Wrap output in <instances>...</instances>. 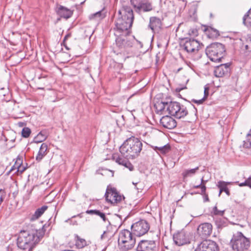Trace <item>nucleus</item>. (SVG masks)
I'll return each instance as SVG.
<instances>
[{
  "mask_svg": "<svg viewBox=\"0 0 251 251\" xmlns=\"http://www.w3.org/2000/svg\"><path fill=\"white\" fill-rule=\"evenodd\" d=\"M44 235L41 230L28 228L22 230L17 239L19 248L25 251H32L36 244H38Z\"/></svg>",
  "mask_w": 251,
  "mask_h": 251,
  "instance_id": "nucleus-1",
  "label": "nucleus"
},
{
  "mask_svg": "<svg viewBox=\"0 0 251 251\" xmlns=\"http://www.w3.org/2000/svg\"><path fill=\"white\" fill-rule=\"evenodd\" d=\"M119 16L115 22V36H119L121 33L128 34V29L131 27L134 16L133 10L129 6H124L118 11Z\"/></svg>",
  "mask_w": 251,
  "mask_h": 251,
  "instance_id": "nucleus-2",
  "label": "nucleus"
},
{
  "mask_svg": "<svg viewBox=\"0 0 251 251\" xmlns=\"http://www.w3.org/2000/svg\"><path fill=\"white\" fill-rule=\"evenodd\" d=\"M142 149V142L138 138L132 136L124 142L120 148V151L124 157L134 159L139 155Z\"/></svg>",
  "mask_w": 251,
  "mask_h": 251,
  "instance_id": "nucleus-3",
  "label": "nucleus"
},
{
  "mask_svg": "<svg viewBox=\"0 0 251 251\" xmlns=\"http://www.w3.org/2000/svg\"><path fill=\"white\" fill-rule=\"evenodd\" d=\"M136 243L135 235L127 229L122 230L119 234L118 246L120 251H128L133 248Z\"/></svg>",
  "mask_w": 251,
  "mask_h": 251,
  "instance_id": "nucleus-4",
  "label": "nucleus"
},
{
  "mask_svg": "<svg viewBox=\"0 0 251 251\" xmlns=\"http://www.w3.org/2000/svg\"><path fill=\"white\" fill-rule=\"evenodd\" d=\"M225 51L224 45L220 43L211 44L205 50L207 56L214 62L220 61L223 57Z\"/></svg>",
  "mask_w": 251,
  "mask_h": 251,
  "instance_id": "nucleus-5",
  "label": "nucleus"
},
{
  "mask_svg": "<svg viewBox=\"0 0 251 251\" xmlns=\"http://www.w3.org/2000/svg\"><path fill=\"white\" fill-rule=\"evenodd\" d=\"M232 249L237 251H244L250 247L249 239L245 237L241 232L234 235L231 240Z\"/></svg>",
  "mask_w": 251,
  "mask_h": 251,
  "instance_id": "nucleus-6",
  "label": "nucleus"
},
{
  "mask_svg": "<svg viewBox=\"0 0 251 251\" xmlns=\"http://www.w3.org/2000/svg\"><path fill=\"white\" fill-rule=\"evenodd\" d=\"M128 34L121 33L120 35L117 36L116 39V47L114 49V52L117 54L119 53H124L128 49L132 46V40H130Z\"/></svg>",
  "mask_w": 251,
  "mask_h": 251,
  "instance_id": "nucleus-7",
  "label": "nucleus"
},
{
  "mask_svg": "<svg viewBox=\"0 0 251 251\" xmlns=\"http://www.w3.org/2000/svg\"><path fill=\"white\" fill-rule=\"evenodd\" d=\"M166 112L169 114L178 119L185 117L188 114L186 107L175 101L168 102Z\"/></svg>",
  "mask_w": 251,
  "mask_h": 251,
  "instance_id": "nucleus-8",
  "label": "nucleus"
},
{
  "mask_svg": "<svg viewBox=\"0 0 251 251\" xmlns=\"http://www.w3.org/2000/svg\"><path fill=\"white\" fill-rule=\"evenodd\" d=\"M132 233L137 236H141L148 232L150 229L149 223L144 220L138 221L131 226Z\"/></svg>",
  "mask_w": 251,
  "mask_h": 251,
  "instance_id": "nucleus-9",
  "label": "nucleus"
},
{
  "mask_svg": "<svg viewBox=\"0 0 251 251\" xmlns=\"http://www.w3.org/2000/svg\"><path fill=\"white\" fill-rule=\"evenodd\" d=\"M192 235L190 233L181 230L174 234L173 240L175 244L178 246H182L190 243Z\"/></svg>",
  "mask_w": 251,
  "mask_h": 251,
  "instance_id": "nucleus-10",
  "label": "nucleus"
},
{
  "mask_svg": "<svg viewBox=\"0 0 251 251\" xmlns=\"http://www.w3.org/2000/svg\"><path fill=\"white\" fill-rule=\"evenodd\" d=\"M183 47L188 53L197 54L201 48L200 43L196 40L191 38H185Z\"/></svg>",
  "mask_w": 251,
  "mask_h": 251,
  "instance_id": "nucleus-11",
  "label": "nucleus"
},
{
  "mask_svg": "<svg viewBox=\"0 0 251 251\" xmlns=\"http://www.w3.org/2000/svg\"><path fill=\"white\" fill-rule=\"evenodd\" d=\"M195 251H219V247L214 241L205 240L197 245Z\"/></svg>",
  "mask_w": 251,
  "mask_h": 251,
  "instance_id": "nucleus-12",
  "label": "nucleus"
},
{
  "mask_svg": "<svg viewBox=\"0 0 251 251\" xmlns=\"http://www.w3.org/2000/svg\"><path fill=\"white\" fill-rule=\"evenodd\" d=\"M105 197L107 201L113 204L120 202L124 199L114 188L107 189Z\"/></svg>",
  "mask_w": 251,
  "mask_h": 251,
  "instance_id": "nucleus-13",
  "label": "nucleus"
},
{
  "mask_svg": "<svg viewBox=\"0 0 251 251\" xmlns=\"http://www.w3.org/2000/svg\"><path fill=\"white\" fill-rule=\"evenodd\" d=\"M137 251H158L155 241L141 240L138 243Z\"/></svg>",
  "mask_w": 251,
  "mask_h": 251,
  "instance_id": "nucleus-14",
  "label": "nucleus"
},
{
  "mask_svg": "<svg viewBox=\"0 0 251 251\" xmlns=\"http://www.w3.org/2000/svg\"><path fill=\"white\" fill-rule=\"evenodd\" d=\"M212 225L208 223L201 224L197 228V232L202 238L209 237L212 231Z\"/></svg>",
  "mask_w": 251,
  "mask_h": 251,
  "instance_id": "nucleus-15",
  "label": "nucleus"
},
{
  "mask_svg": "<svg viewBox=\"0 0 251 251\" xmlns=\"http://www.w3.org/2000/svg\"><path fill=\"white\" fill-rule=\"evenodd\" d=\"M229 66V63H225L216 67L214 69L215 75L218 77H222L228 72Z\"/></svg>",
  "mask_w": 251,
  "mask_h": 251,
  "instance_id": "nucleus-16",
  "label": "nucleus"
},
{
  "mask_svg": "<svg viewBox=\"0 0 251 251\" xmlns=\"http://www.w3.org/2000/svg\"><path fill=\"white\" fill-rule=\"evenodd\" d=\"M160 123L163 127L168 129H173L176 126V121L169 116L163 117L160 119Z\"/></svg>",
  "mask_w": 251,
  "mask_h": 251,
  "instance_id": "nucleus-17",
  "label": "nucleus"
},
{
  "mask_svg": "<svg viewBox=\"0 0 251 251\" xmlns=\"http://www.w3.org/2000/svg\"><path fill=\"white\" fill-rule=\"evenodd\" d=\"M122 156L124 158H123L122 156L114 155L113 156V159L119 165L125 166L126 168L128 169L130 171H133L134 169V167L128 160L129 158H127L124 157L123 155Z\"/></svg>",
  "mask_w": 251,
  "mask_h": 251,
  "instance_id": "nucleus-18",
  "label": "nucleus"
},
{
  "mask_svg": "<svg viewBox=\"0 0 251 251\" xmlns=\"http://www.w3.org/2000/svg\"><path fill=\"white\" fill-rule=\"evenodd\" d=\"M168 102L162 100H158L155 102L154 106L156 109V112L158 113L161 112L163 114L164 112H166V109L167 108Z\"/></svg>",
  "mask_w": 251,
  "mask_h": 251,
  "instance_id": "nucleus-19",
  "label": "nucleus"
},
{
  "mask_svg": "<svg viewBox=\"0 0 251 251\" xmlns=\"http://www.w3.org/2000/svg\"><path fill=\"white\" fill-rule=\"evenodd\" d=\"M106 12L103 9L95 13L91 14L89 16V19L91 21L99 22L106 17Z\"/></svg>",
  "mask_w": 251,
  "mask_h": 251,
  "instance_id": "nucleus-20",
  "label": "nucleus"
},
{
  "mask_svg": "<svg viewBox=\"0 0 251 251\" xmlns=\"http://www.w3.org/2000/svg\"><path fill=\"white\" fill-rule=\"evenodd\" d=\"M57 14L61 17L65 19H68L71 17L72 15V11L67 9V8L63 7V6H60L57 10Z\"/></svg>",
  "mask_w": 251,
  "mask_h": 251,
  "instance_id": "nucleus-21",
  "label": "nucleus"
},
{
  "mask_svg": "<svg viewBox=\"0 0 251 251\" xmlns=\"http://www.w3.org/2000/svg\"><path fill=\"white\" fill-rule=\"evenodd\" d=\"M161 25V22L159 18L155 17H151L150 18L149 26L152 31L160 28Z\"/></svg>",
  "mask_w": 251,
  "mask_h": 251,
  "instance_id": "nucleus-22",
  "label": "nucleus"
},
{
  "mask_svg": "<svg viewBox=\"0 0 251 251\" xmlns=\"http://www.w3.org/2000/svg\"><path fill=\"white\" fill-rule=\"evenodd\" d=\"M48 150V145L46 143H43L39 149L38 153L36 157V159L38 161H40L47 154Z\"/></svg>",
  "mask_w": 251,
  "mask_h": 251,
  "instance_id": "nucleus-23",
  "label": "nucleus"
},
{
  "mask_svg": "<svg viewBox=\"0 0 251 251\" xmlns=\"http://www.w3.org/2000/svg\"><path fill=\"white\" fill-rule=\"evenodd\" d=\"M86 213L88 214L91 215H96L97 216H100L104 222L107 221L108 226H111L109 220L106 218L105 215L104 213L101 212L98 210H88L86 211Z\"/></svg>",
  "mask_w": 251,
  "mask_h": 251,
  "instance_id": "nucleus-24",
  "label": "nucleus"
},
{
  "mask_svg": "<svg viewBox=\"0 0 251 251\" xmlns=\"http://www.w3.org/2000/svg\"><path fill=\"white\" fill-rule=\"evenodd\" d=\"M47 209L48 206L46 205H44L41 208L37 209L34 214L31 216L30 220L34 221L38 219Z\"/></svg>",
  "mask_w": 251,
  "mask_h": 251,
  "instance_id": "nucleus-25",
  "label": "nucleus"
},
{
  "mask_svg": "<svg viewBox=\"0 0 251 251\" xmlns=\"http://www.w3.org/2000/svg\"><path fill=\"white\" fill-rule=\"evenodd\" d=\"M138 9L144 12L150 11L152 9L151 4L149 2H142L139 4Z\"/></svg>",
  "mask_w": 251,
  "mask_h": 251,
  "instance_id": "nucleus-26",
  "label": "nucleus"
},
{
  "mask_svg": "<svg viewBox=\"0 0 251 251\" xmlns=\"http://www.w3.org/2000/svg\"><path fill=\"white\" fill-rule=\"evenodd\" d=\"M228 184H229L228 182H226L224 181H220L218 182L217 185L220 189V192H225L228 196H229L230 192L227 187Z\"/></svg>",
  "mask_w": 251,
  "mask_h": 251,
  "instance_id": "nucleus-27",
  "label": "nucleus"
},
{
  "mask_svg": "<svg viewBox=\"0 0 251 251\" xmlns=\"http://www.w3.org/2000/svg\"><path fill=\"white\" fill-rule=\"evenodd\" d=\"M243 23L247 27L251 26V8L248 10L243 17Z\"/></svg>",
  "mask_w": 251,
  "mask_h": 251,
  "instance_id": "nucleus-28",
  "label": "nucleus"
},
{
  "mask_svg": "<svg viewBox=\"0 0 251 251\" xmlns=\"http://www.w3.org/2000/svg\"><path fill=\"white\" fill-rule=\"evenodd\" d=\"M75 246L78 249H82L87 245L86 240L83 238H81L77 235L75 236Z\"/></svg>",
  "mask_w": 251,
  "mask_h": 251,
  "instance_id": "nucleus-29",
  "label": "nucleus"
},
{
  "mask_svg": "<svg viewBox=\"0 0 251 251\" xmlns=\"http://www.w3.org/2000/svg\"><path fill=\"white\" fill-rule=\"evenodd\" d=\"M47 138V135L45 131H42L34 138L35 143H41L45 141Z\"/></svg>",
  "mask_w": 251,
  "mask_h": 251,
  "instance_id": "nucleus-30",
  "label": "nucleus"
},
{
  "mask_svg": "<svg viewBox=\"0 0 251 251\" xmlns=\"http://www.w3.org/2000/svg\"><path fill=\"white\" fill-rule=\"evenodd\" d=\"M23 160L21 158L18 157L15 163V167L17 168V171L22 173L25 170V168L22 165Z\"/></svg>",
  "mask_w": 251,
  "mask_h": 251,
  "instance_id": "nucleus-31",
  "label": "nucleus"
},
{
  "mask_svg": "<svg viewBox=\"0 0 251 251\" xmlns=\"http://www.w3.org/2000/svg\"><path fill=\"white\" fill-rule=\"evenodd\" d=\"M199 170V167H197L194 169H192L190 170H185L183 173L182 176L184 178H186L188 176H190L193 175H194L196 171Z\"/></svg>",
  "mask_w": 251,
  "mask_h": 251,
  "instance_id": "nucleus-32",
  "label": "nucleus"
},
{
  "mask_svg": "<svg viewBox=\"0 0 251 251\" xmlns=\"http://www.w3.org/2000/svg\"><path fill=\"white\" fill-rule=\"evenodd\" d=\"M243 147L244 148H251V134H248L247 135L246 140L243 141Z\"/></svg>",
  "mask_w": 251,
  "mask_h": 251,
  "instance_id": "nucleus-33",
  "label": "nucleus"
},
{
  "mask_svg": "<svg viewBox=\"0 0 251 251\" xmlns=\"http://www.w3.org/2000/svg\"><path fill=\"white\" fill-rule=\"evenodd\" d=\"M216 225L218 228L225 226L226 224V220L225 219L219 218L215 221Z\"/></svg>",
  "mask_w": 251,
  "mask_h": 251,
  "instance_id": "nucleus-34",
  "label": "nucleus"
},
{
  "mask_svg": "<svg viewBox=\"0 0 251 251\" xmlns=\"http://www.w3.org/2000/svg\"><path fill=\"white\" fill-rule=\"evenodd\" d=\"M246 49L249 51H251V36H248L245 42L243 43Z\"/></svg>",
  "mask_w": 251,
  "mask_h": 251,
  "instance_id": "nucleus-35",
  "label": "nucleus"
},
{
  "mask_svg": "<svg viewBox=\"0 0 251 251\" xmlns=\"http://www.w3.org/2000/svg\"><path fill=\"white\" fill-rule=\"evenodd\" d=\"M31 133V130L28 127H24L22 131V136L24 138H27Z\"/></svg>",
  "mask_w": 251,
  "mask_h": 251,
  "instance_id": "nucleus-36",
  "label": "nucleus"
},
{
  "mask_svg": "<svg viewBox=\"0 0 251 251\" xmlns=\"http://www.w3.org/2000/svg\"><path fill=\"white\" fill-rule=\"evenodd\" d=\"M225 210H219L217 206H214L213 208L212 213L215 215L223 216L224 214Z\"/></svg>",
  "mask_w": 251,
  "mask_h": 251,
  "instance_id": "nucleus-37",
  "label": "nucleus"
},
{
  "mask_svg": "<svg viewBox=\"0 0 251 251\" xmlns=\"http://www.w3.org/2000/svg\"><path fill=\"white\" fill-rule=\"evenodd\" d=\"M111 233L109 231H104L100 236L101 240L107 239L111 236Z\"/></svg>",
  "mask_w": 251,
  "mask_h": 251,
  "instance_id": "nucleus-38",
  "label": "nucleus"
},
{
  "mask_svg": "<svg viewBox=\"0 0 251 251\" xmlns=\"http://www.w3.org/2000/svg\"><path fill=\"white\" fill-rule=\"evenodd\" d=\"M194 188H201V193L204 194L205 193L206 187L204 185H195L193 186Z\"/></svg>",
  "mask_w": 251,
  "mask_h": 251,
  "instance_id": "nucleus-39",
  "label": "nucleus"
},
{
  "mask_svg": "<svg viewBox=\"0 0 251 251\" xmlns=\"http://www.w3.org/2000/svg\"><path fill=\"white\" fill-rule=\"evenodd\" d=\"M251 183V176L249 177L244 182L240 183L238 185L240 187L248 186Z\"/></svg>",
  "mask_w": 251,
  "mask_h": 251,
  "instance_id": "nucleus-40",
  "label": "nucleus"
},
{
  "mask_svg": "<svg viewBox=\"0 0 251 251\" xmlns=\"http://www.w3.org/2000/svg\"><path fill=\"white\" fill-rule=\"evenodd\" d=\"M5 192L0 189V205L2 203V202L3 201L5 197Z\"/></svg>",
  "mask_w": 251,
  "mask_h": 251,
  "instance_id": "nucleus-41",
  "label": "nucleus"
},
{
  "mask_svg": "<svg viewBox=\"0 0 251 251\" xmlns=\"http://www.w3.org/2000/svg\"><path fill=\"white\" fill-rule=\"evenodd\" d=\"M170 150V147L167 145H165L163 147H161V152L162 153H166L168 152Z\"/></svg>",
  "mask_w": 251,
  "mask_h": 251,
  "instance_id": "nucleus-42",
  "label": "nucleus"
},
{
  "mask_svg": "<svg viewBox=\"0 0 251 251\" xmlns=\"http://www.w3.org/2000/svg\"><path fill=\"white\" fill-rule=\"evenodd\" d=\"M205 97H203V98H202L201 99V100H193L194 102L195 103H198L199 104H201L203 102V101L205 100Z\"/></svg>",
  "mask_w": 251,
  "mask_h": 251,
  "instance_id": "nucleus-43",
  "label": "nucleus"
},
{
  "mask_svg": "<svg viewBox=\"0 0 251 251\" xmlns=\"http://www.w3.org/2000/svg\"><path fill=\"white\" fill-rule=\"evenodd\" d=\"M209 88H204V97H205V99L207 98V96H208L209 93Z\"/></svg>",
  "mask_w": 251,
  "mask_h": 251,
  "instance_id": "nucleus-44",
  "label": "nucleus"
},
{
  "mask_svg": "<svg viewBox=\"0 0 251 251\" xmlns=\"http://www.w3.org/2000/svg\"><path fill=\"white\" fill-rule=\"evenodd\" d=\"M71 36V33H67V34L65 35V37H64V40H63V44H64L65 42H66V40H67L69 38H70Z\"/></svg>",
  "mask_w": 251,
  "mask_h": 251,
  "instance_id": "nucleus-45",
  "label": "nucleus"
},
{
  "mask_svg": "<svg viewBox=\"0 0 251 251\" xmlns=\"http://www.w3.org/2000/svg\"><path fill=\"white\" fill-rule=\"evenodd\" d=\"M207 180H204L203 179V177H202L201 179V185H204L205 186L206 183L207 182Z\"/></svg>",
  "mask_w": 251,
  "mask_h": 251,
  "instance_id": "nucleus-46",
  "label": "nucleus"
},
{
  "mask_svg": "<svg viewBox=\"0 0 251 251\" xmlns=\"http://www.w3.org/2000/svg\"><path fill=\"white\" fill-rule=\"evenodd\" d=\"M14 170H17V168L16 167H15V164L11 168L10 171H13Z\"/></svg>",
  "mask_w": 251,
  "mask_h": 251,
  "instance_id": "nucleus-47",
  "label": "nucleus"
},
{
  "mask_svg": "<svg viewBox=\"0 0 251 251\" xmlns=\"http://www.w3.org/2000/svg\"><path fill=\"white\" fill-rule=\"evenodd\" d=\"M62 45H63V46L65 47V48L67 50H69V48L67 47V45L66 44L65 42L64 43V44H63V43H62Z\"/></svg>",
  "mask_w": 251,
  "mask_h": 251,
  "instance_id": "nucleus-48",
  "label": "nucleus"
},
{
  "mask_svg": "<svg viewBox=\"0 0 251 251\" xmlns=\"http://www.w3.org/2000/svg\"><path fill=\"white\" fill-rule=\"evenodd\" d=\"M209 201V199H208V196L206 195L204 199V201Z\"/></svg>",
  "mask_w": 251,
  "mask_h": 251,
  "instance_id": "nucleus-49",
  "label": "nucleus"
},
{
  "mask_svg": "<svg viewBox=\"0 0 251 251\" xmlns=\"http://www.w3.org/2000/svg\"><path fill=\"white\" fill-rule=\"evenodd\" d=\"M156 149L158 150L159 151H160V152L161 151V147H159V148L155 147V150H156Z\"/></svg>",
  "mask_w": 251,
  "mask_h": 251,
  "instance_id": "nucleus-50",
  "label": "nucleus"
},
{
  "mask_svg": "<svg viewBox=\"0 0 251 251\" xmlns=\"http://www.w3.org/2000/svg\"><path fill=\"white\" fill-rule=\"evenodd\" d=\"M132 183H133V184H134L135 186H136V184H137V182H136V183H135V182H133Z\"/></svg>",
  "mask_w": 251,
  "mask_h": 251,
  "instance_id": "nucleus-51",
  "label": "nucleus"
},
{
  "mask_svg": "<svg viewBox=\"0 0 251 251\" xmlns=\"http://www.w3.org/2000/svg\"><path fill=\"white\" fill-rule=\"evenodd\" d=\"M248 186H249L250 188H251V183L248 185Z\"/></svg>",
  "mask_w": 251,
  "mask_h": 251,
  "instance_id": "nucleus-52",
  "label": "nucleus"
},
{
  "mask_svg": "<svg viewBox=\"0 0 251 251\" xmlns=\"http://www.w3.org/2000/svg\"><path fill=\"white\" fill-rule=\"evenodd\" d=\"M221 193H222V192H220V191L219 193V196H220L221 195Z\"/></svg>",
  "mask_w": 251,
  "mask_h": 251,
  "instance_id": "nucleus-53",
  "label": "nucleus"
}]
</instances>
